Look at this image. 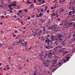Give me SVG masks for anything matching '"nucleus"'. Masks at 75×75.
Returning <instances> with one entry per match:
<instances>
[{"instance_id": "1", "label": "nucleus", "mask_w": 75, "mask_h": 75, "mask_svg": "<svg viewBox=\"0 0 75 75\" xmlns=\"http://www.w3.org/2000/svg\"><path fill=\"white\" fill-rule=\"evenodd\" d=\"M47 40H45V43H46L48 42L47 43V45L45 47V48L46 49H48V50L49 49V48H50V49H51V48H53L52 47L50 46V40L49 39V38H46Z\"/></svg>"}, {"instance_id": "2", "label": "nucleus", "mask_w": 75, "mask_h": 75, "mask_svg": "<svg viewBox=\"0 0 75 75\" xmlns=\"http://www.w3.org/2000/svg\"><path fill=\"white\" fill-rule=\"evenodd\" d=\"M49 55H51V56L53 55H55V53L54 52V51H53L52 50H50V51L48 53Z\"/></svg>"}, {"instance_id": "3", "label": "nucleus", "mask_w": 75, "mask_h": 75, "mask_svg": "<svg viewBox=\"0 0 75 75\" xmlns=\"http://www.w3.org/2000/svg\"><path fill=\"white\" fill-rule=\"evenodd\" d=\"M48 59L47 60L45 61V62H44V64H45V66L46 67H49L48 65H47V64L48 62H50V61L48 60Z\"/></svg>"}, {"instance_id": "4", "label": "nucleus", "mask_w": 75, "mask_h": 75, "mask_svg": "<svg viewBox=\"0 0 75 75\" xmlns=\"http://www.w3.org/2000/svg\"><path fill=\"white\" fill-rule=\"evenodd\" d=\"M55 45L57 46L56 48L58 49V48H62V47L61 46L59 45V44L57 43H55Z\"/></svg>"}, {"instance_id": "5", "label": "nucleus", "mask_w": 75, "mask_h": 75, "mask_svg": "<svg viewBox=\"0 0 75 75\" xmlns=\"http://www.w3.org/2000/svg\"><path fill=\"white\" fill-rule=\"evenodd\" d=\"M58 39H59L61 41H62V38H61L62 36H62V34H61V35H58Z\"/></svg>"}, {"instance_id": "6", "label": "nucleus", "mask_w": 75, "mask_h": 75, "mask_svg": "<svg viewBox=\"0 0 75 75\" xmlns=\"http://www.w3.org/2000/svg\"><path fill=\"white\" fill-rule=\"evenodd\" d=\"M51 40L52 41L55 40L54 39V36L53 35H52L51 36Z\"/></svg>"}, {"instance_id": "7", "label": "nucleus", "mask_w": 75, "mask_h": 75, "mask_svg": "<svg viewBox=\"0 0 75 75\" xmlns=\"http://www.w3.org/2000/svg\"><path fill=\"white\" fill-rule=\"evenodd\" d=\"M57 59L53 60V61L54 63H53L52 65H54V64H56V63L57 62Z\"/></svg>"}, {"instance_id": "8", "label": "nucleus", "mask_w": 75, "mask_h": 75, "mask_svg": "<svg viewBox=\"0 0 75 75\" xmlns=\"http://www.w3.org/2000/svg\"><path fill=\"white\" fill-rule=\"evenodd\" d=\"M58 6H57L56 4L54 5V9H55L56 8H58Z\"/></svg>"}, {"instance_id": "9", "label": "nucleus", "mask_w": 75, "mask_h": 75, "mask_svg": "<svg viewBox=\"0 0 75 75\" xmlns=\"http://www.w3.org/2000/svg\"><path fill=\"white\" fill-rule=\"evenodd\" d=\"M58 64L59 65V66L58 67H59V66H60V67H61L62 65V63H61V62H59Z\"/></svg>"}, {"instance_id": "10", "label": "nucleus", "mask_w": 75, "mask_h": 75, "mask_svg": "<svg viewBox=\"0 0 75 75\" xmlns=\"http://www.w3.org/2000/svg\"><path fill=\"white\" fill-rule=\"evenodd\" d=\"M60 66H58L57 67L56 69H54V70H53V71H56L57 69L59 67H60Z\"/></svg>"}, {"instance_id": "11", "label": "nucleus", "mask_w": 75, "mask_h": 75, "mask_svg": "<svg viewBox=\"0 0 75 75\" xmlns=\"http://www.w3.org/2000/svg\"><path fill=\"white\" fill-rule=\"evenodd\" d=\"M67 61H69V58H70V57H67Z\"/></svg>"}, {"instance_id": "12", "label": "nucleus", "mask_w": 75, "mask_h": 75, "mask_svg": "<svg viewBox=\"0 0 75 75\" xmlns=\"http://www.w3.org/2000/svg\"><path fill=\"white\" fill-rule=\"evenodd\" d=\"M66 43V42H65L64 41H63L62 42V44L63 45H64Z\"/></svg>"}, {"instance_id": "13", "label": "nucleus", "mask_w": 75, "mask_h": 75, "mask_svg": "<svg viewBox=\"0 0 75 75\" xmlns=\"http://www.w3.org/2000/svg\"><path fill=\"white\" fill-rule=\"evenodd\" d=\"M43 15L42 13H40L39 14V16H40V17L42 16Z\"/></svg>"}, {"instance_id": "14", "label": "nucleus", "mask_w": 75, "mask_h": 75, "mask_svg": "<svg viewBox=\"0 0 75 75\" xmlns=\"http://www.w3.org/2000/svg\"><path fill=\"white\" fill-rule=\"evenodd\" d=\"M39 57H42V54L41 53H40L39 54Z\"/></svg>"}, {"instance_id": "15", "label": "nucleus", "mask_w": 75, "mask_h": 75, "mask_svg": "<svg viewBox=\"0 0 75 75\" xmlns=\"http://www.w3.org/2000/svg\"><path fill=\"white\" fill-rule=\"evenodd\" d=\"M68 52H66L63 53V55H64L65 54H67V53H68Z\"/></svg>"}, {"instance_id": "16", "label": "nucleus", "mask_w": 75, "mask_h": 75, "mask_svg": "<svg viewBox=\"0 0 75 75\" xmlns=\"http://www.w3.org/2000/svg\"><path fill=\"white\" fill-rule=\"evenodd\" d=\"M37 33H35L34 34L33 36L35 37V36H36V35H37Z\"/></svg>"}, {"instance_id": "17", "label": "nucleus", "mask_w": 75, "mask_h": 75, "mask_svg": "<svg viewBox=\"0 0 75 75\" xmlns=\"http://www.w3.org/2000/svg\"><path fill=\"white\" fill-rule=\"evenodd\" d=\"M63 60L64 61V62H63V64H64V63L66 62H67V61L65 59H63Z\"/></svg>"}, {"instance_id": "18", "label": "nucleus", "mask_w": 75, "mask_h": 75, "mask_svg": "<svg viewBox=\"0 0 75 75\" xmlns=\"http://www.w3.org/2000/svg\"><path fill=\"white\" fill-rule=\"evenodd\" d=\"M17 15H18L20 16V17H22V16H20V13H18L17 14Z\"/></svg>"}, {"instance_id": "19", "label": "nucleus", "mask_w": 75, "mask_h": 75, "mask_svg": "<svg viewBox=\"0 0 75 75\" xmlns=\"http://www.w3.org/2000/svg\"><path fill=\"white\" fill-rule=\"evenodd\" d=\"M43 29L44 31H45L46 30L45 28V27L43 28Z\"/></svg>"}, {"instance_id": "20", "label": "nucleus", "mask_w": 75, "mask_h": 75, "mask_svg": "<svg viewBox=\"0 0 75 75\" xmlns=\"http://www.w3.org/2000/svg\"><path fill=\"white\" fill-rule=\"evenodd\" d=\"M71 37V35H69L68 37L67 38L69 39V38H70Z\"/></svg>"}, {"instance_id": "21", "label": "nucleus", "mask_w": 75, "mask_h": 75, "mask_svg": "<svg viewBox=\"0 0 75 75\" xmlns=\"http://www.w3.org/2000/svg\"><path fill=\"white\" fill-rule=\"evenodd\" d=\"M40 17V16L39 15H36V18H39V17Z\"/></svg>"}, {"instance_id": "22", "label": "nucleus", "mask_w": 75, "mask_h": 75, "mask_svg": "<svg viewBox=\"0 0 75 75\" xmlns=\"http://www.w3.org/2000/svg\"><path fill=\"white\" fill-rule=\"evenodd\" d=\"M52 27H51L50 28V27H49L47 30H50L52 29Z\"/></svg>"}, {"instance_id": "23", "label": "nucleus", "mask_w": 75, "mask_h": 75, "mask_svg": "<svg viewBox=\"0 0 75 75\" xmlns=\"http://www.w3.org/2000/svg\"><path fill=\"white\" fill-rule=\"evenodd\" d=\"M42 1V4H43L44 3H45V1L43 0V1Z\"/></svg>"}, {"instance_id": "24", "label": "nucleus", "mask_w": 75, "mask_h": 75, "mask_svg": "<svg viewBox=\"0 0 75 75\" xmlns=\"http://www.w3.org/2000/svg\"><path fill=\"white\" fill-rule=\"evenodd\" d=\"M22 40H20L19 41H18V43H19L20 42H22Z\"/></svg>"}, {"instance_id": "25", "label": "nucleus", "mask_w": 75, "mask_h": 75, "mask_svg": "<svg viewBox=\"0 0 75 75\" xmlns=\"http://www.w3.org/2000/svg\"><path fill=\"white\" fill-rule=\"evenodd\" d=\"M64 9L63 8H62V9L61 10H60V12H61V11L64 12Z\"/></svg>"}, {"instance_id": "26", "label": "nucleus", "mask_w": 75, "mask_h": 75, "mask_svg": "<svg viewBox=\"0 0 75 75\" xmlns=\"http://www.w3.org/2000/svg\"><path fill=\"white\" fill-rule=\"evenodd\" d=\"M34 6V5L33 4H31L30 6V7H33Z\"/></svg>"}, {"instance_id": "27", "label": "nucleus", "mask_w": 75, "mask_h": 75, "mask_svg": "<svg viewBox=\"0 0 75 75\" xmlns=\"http://www.w3.org/2000/svg\"><path fill=\"white\" fill-rule=\"evenodd\" d=\"M20 44H22V45H24V43L21 42V43H20Z\"/></svg>"}, {"instance_id": "28", "label": "nucleus", "mask_w": 75, "mask_h": 75, "mask_svg": "<svg viewBox=\"0 0 75 75\" xmlns=\"http://www.w3.org/2000/svg\"><path fill=\"white\" fill-rule=\"evenodd\" d=\"M12 48V47H9V48H8V49H9L10 50H11Z\"/></svg>"}, {"instance_id": "29", "label": "nucleus", "mask_w": 75, "mask_h": 75, "mask_svg": "<svg viewBox=\"0 0 75 75\" xmlns=\"http://www.w3.org/2000/svg\"><path fill=\"white\" fill-rule=\"evenodd\" d=\"M10 8V9L11 10H13V8H12V7H11V8Z\"/></svg>"}, {"instance_id": "30", "label": "nucleus", "mask_w": 75, "mask_h": 75, "mask_svg": "<svg viewBox=\"0 0 75 75\" xmlns=\"http://www.w3.org/2000/svg\"><path fill=\"white\" fill-rule=\"evenodd\" d=\"M11 5L10 4L9 5V6H8V8H10L11 7Z\"/></svg>"}, {"instance_id": "31", "label": "nucleus", "mask_w": 75, "mask_h": 75, "mask_svg": "<svg viewBox=\"0 0 75 75\" xmlns=\"http://www.w3.org/2000/svg\"><path fill=\"white\" fill-rule=\"evenodd\" d=\"M63 51L62 50H60L59 51V52H63Z\"/></svg>"}, {"instance_id": "32", "label": "nucleus", "mask_w": 75, "mask_h": 75, "mask_svg": "<svg viewBox=\"0 0 75 75\" xmlns=\"http://www.w3.org/2000/svg\"><path fill=\"white\" fill-rule=\"evenodd\" d=\"M40 59H42V60L43 61V59L42 58V57H40Z\"/></svg>"}, {"instance_id": "33", "label": "nucleus", "mask_w": 75, "mask_h": 75, "mask_svg": "<svg viewBox=\"0 0 75 75\" xmlns=\"http://www.w3.org/2000/svg\"><path fill=\"white\" fill-rule=\"evenodd\" d=\"M11 4V6H14V4H13L12 3Z\"/></svg>"}, {"instance_id": "34", "label": "nucleus", "mask_w": 75, "mask_h": 75, "mask_svg": "<svg viewBox=\"0 0 75 75\" xmlns=\"http://www.w3.org/2000/svg\"><path fill=\"white\" fill-rule=\"evenodd\" d=\"M47 10V8H45V11H43V12H45Z\"/></svg>"}, {"instance_id": "35", "label": "nucleus", "mask_w": 75, "mask_h": 75, "mask_svg": "<svg viewBox=\"0 0 75 75\" xmlns=\"http://www.w3.org/2000/svg\"><path fill=\"white\" fill-rule=\"evenodd\" d=\"M53 14L54 15V16H55L56 15V14L54 13H53Z\"/></svg>"}, {"instance_id": "36", "label": "nucleus", "mask_w": 75, "mask_h": 75, "mask_svg": "<svg viewBox=\"0 0 75 75\" xmlns=\"http://www.w3.org/2000/svg\"><path fill=\"white\" fill-rule=\"evenodd\" d=\"M9 67H7V70H8L9 69Z\"/></svg>"}, {"instance_id": "37", "label": "nucleus", "mask_w": 75, "mask_h": 75, "mask_svg": "<svg viewBox=\"0 0 75 75\" xmlns=\"http://www.w3.org/2000/svg\"><path fill=\"white\" fill-rule=\"evenodd\" d=\"M25 11L26 12V13L27 12V11L26 9H25Z\"/></svg>"}, {"instance_id": "38", "label": "nucleus", "mask_w": 75, "mask_h": 75, "mask_svg": "<svg viewBox=\"0 0 75 75\" xmlns=\"http://www.w3.org/2000/svg\"><path fill=\"white\" fill-rule=\"evenodd\" d=\"M42 1V0H38V2H41Z\"/></svg>"}, {"instance_id": "39", "label": "nucleus", "mask_w": 75, "mask_h": 75, "mask_svg": "<svg viewBox=\"0 0 75 75\" xmlns=\"http://www.w3.org/2000/svg\"><path fill=\"white\" fill-rule=\"evenodd\" d=\"M51 44H52V43H53V41H52V40H51Z\"/></svg>"}, {"instance_id": "40", "label": "nucleus", "mask_w": 75, "mask_h": 75, "mask_svg": "<svg viewBox=\"0 0 75 75\" xmlns=\"http://www.w3.org/2000/svg\"><path fill=\"white\" fill-rule=\"evenodd\" d=\"M47 38L50 37V36L49 35H47Z\"/></svg>"}, {"instance_id": "41", "label": "nucleus", "mask_w": 75, "mask_h": 75, "mask_svg": "<svg viewBox=\"0 0 75 75\" xmlns=\"http://www.w3.org/2000/svg\"><path fill=\"white\" fill-rule=\"evenodd\" d=\"M43 9H42L41 10V11H40L41 12H43Z\"/></svg>"}, {"instance_id": "42", "label": "nucleus", "mask_w": 75, "mask_h": 75, "mask_svg": "<svg viewBox=\"0 0 75 75\" xmlns=\"http://www.w3.org/2000/svg\"><path fill=\"white\" fill-rule=\"evenodd\" d=\"M54 16L53 14H52L51 15V17H53Z\"/></svg>"}, {"instance_id": "43", "label": "nucleus", "mask_w": 75, "mask_h": 75, "mask_svg": "<svg viewBox=\"0 0 75 75\" xmlns=\"http://www.w3.org/2000/svg\"><path fill=\"white\" fill-rule=\"evenodd\" d=\"M30 16L28 17V19L29 20H30Z\"/></svg>"}, {"instance_id": "44", "label": "nucleus", "mask_w": 75, "mask_h": 75, "mask_svg": "<svg viewBox=\"0 0 75 75\" xmlns=\"http://www.w3.org/2000/svg\"><path fill=\"white\" fill-rule=\"evenodd\" d=\"M14 18H17V17L16 16V15L14 16Z\"/></svg>"}, {"instance_id": "45", "label": "nucleus", "mask_w": 75, "mask_h": 75, "mask_svg": "<svg viewBox=\"0 0 75 75\" xmlns=\"http://www.w3.org/2000/svg\"><path fill=\"white\" fill-rule=\"evenodd\" d=\"M17 6V5L16 4H14V6Z\"/></svg>"}, {"instance_id": "46", "label": "nucleus", "mask_w": 75, "mask_h": 75, "mask_svg": "<svg viewBox=\"0 0 75 75\" xmlns=\"http://www.w3.org/2000/svg\"><path fill=\"white\" fill-rule=\"evenodd\" d=\"M1 18H4V16H1Z\"/></svg>"}, {"instance_id": "47", "label": "nucleus", "mask_w": 75, "mask_h": 75, "mask_svg": "<svg viewBox=\"0 0 75 75\" xmlns=\"http://www.w3.org/2000/svg\"><path fill=\"white\" fill-rule=\"evenodd\" d=\"M13 37H16V35H14V34H13Z\"/></svg>"}, {"instance_id": "48", "label": "nucleus", "mask_w": 75, "mask_h": 75, "mask_svg": "<svg viewBox=\"0 0 75 75\" xmlns=\"http://www.w3.org/2000/svg\"><path fill=\"white\" fill-rule=\"evenodd\" d=\"M69 23V24L70 25H71L72 24V23Z\"/></svg>"}, {"instance_id": "49", "label": "nucleus", "mask_w": 75, "mask_h": 75, "mask_svg": "<svg viewBox=\"0 0 75 75\" xmlns=\"http://www.w3.org/2000/svg\"><path fill=\"white\" fill-rule=\"evenodd\" d=\"M51 8L52 9H53L54 8L53 6L51 7Z\"/></svg>"}, {"instance_id": "50", "label": "nucleus", "mask_w": 75, "mask_h": 75, "mask_svg": "<svg viewBox=\"0 0 75 75\" xmlns=\"http://www.w3.org/2000/svg\"><path fill=\"white\" fill-rule=\"evenodd\" d=\"M47 13H49V10H47Z\"/></svg>"}, {"instance_id": "51", "label": "nucleus", "mask_w": 75, "mask_h": 75, "mask_svg": "<svg viewBox=\"0 0 75 75\" xmlns=\"http://www.w3.org/2000/svg\"><path fill=\"white\" fill-rule=\"evenodd\" d=\"M58 21H60V19L59 18H58L57 19Z\"/></svg>"}, {"instance_id": "52", "label": "nucleus", "mask_w": 75, "mask_h": 75, "mask_svg": "<svg viewBox=\"0 0 75 75\" xmlns=\"http://www.w3.org/2000/svg\"><path fill=\"white\" fill-rule=\"evenodd\" d=\"M36 2V0H35L34 1V3H35Z\"/></svg>"}, {"instance_id": "53", "label": "nucleus", "mask_w": 75, "mask_h": 75, "mask_svg": "<svg viewBox=\"0 0 75 75\" xmlns=\"http://www.w3.org/2000/svg\"><path fill=\"white\" fill-rule=\"evenodd\" d=\"M8 58L9 60H10V58H11L10 57H8Z\"/></svg>"}, {"instance_id": "54", "label": "nucleus", "mask_w": 75, "mask_h": 75, "mask_svg": "<svg viewBox=\"0 0 75 75\" xmlns=\"http://www.w3.org/2000/svg\"><path fill=\"white\" fill-rule=\"evenodd\" d=\"M7 11H11V12H10L11 13L12 12V11H10L9 10H8Z\"/></svg>"}, {"instance_id": "55", "label": "nucleus", "mask_w": 75, "mask_h": 75, "mask_svg": "<svg viewBox=\"0 0 75 75\" xmlns=\"http://www.w3.org/2000/svg\"><path fill=\"white\" fill-rule=\"evenodd\" d=\"M22 11L21 10H20L19 11V12L20 13H21V12Z\"/></svg>"}, {"instance_id": "56", "label": "nucleus", "mask_w": 75, "mask_h": 75, "mask_svg": "<svg viewBox=\"0 0 75 75\" xmlns=\"http://www.w3.org/2000/svg\"><path fill=\"white\" fill-rule=\"evenodd\" d=\"M56 16L57 17H58L59 16L58 15H56Z\"/></svg>"}, {"instance_id": "57", "label": "nucleus", "mask_w": 75, "mask_h": 75, "mask_svg": "<svg viewBox=\"0 0 75 75\" xmlns=\"http://www.w3.org/2000/svg\"><path fill=\"white\" fill-rule=\"evenodd\" d=\"M47 7H48V6H46V7H45V9H47Z\"/></svg>"}, {"instance_id": "58", "label": "nucleus", "mask_w": 75, "mask_h": 75, "mask_svg": "<svg viewBox=\"0 0 75 75\" xmlns=\"http://www.w3.org/2000/svg\"><path fill=\"white\" fill-rule=\"evenodd\" d=\"M3 6H1L0 5V7H2Z\"/></svg>"}, {"instance_id": "59", "label": "nucleus", "mask_w": 75, "mask_h": 75, "mask_svg": "<svg viewBox=\"0 0 75 75\" xmlns=\"http://www.w3.org/2000/svg\"><path fill=\"white\" fill-rule=\"evenodd\" d=\"M21 23L22 24L23 23V22L22 21H21Z\"/></svg>"}, {"instance_id": "60", "label": "nucleus", "mask_w": 75, "mask_h": 75, "mask_svg": "<svg viewBox=\"0 0 75 75\" xmlns=\"http://www.w3.org/2000/svg\"><path fill=\"white\" fill-rule=\"evenodd\" d=\"M17 31H15V33H17Z\"/></svg>"}, {"instance_id": "61", "label": "nucleus", "mask_w": 75, "mask_h": 75, "mask_svg": "<svg viewBox=\"0 0 75 75\" xmlns=\"http://www.w3.org/2000/svg\"><path fill=\"white\" fill-rule=\"evenodd\" d=\"M52 17H51V21H52Z\"/></svg>"}, {"instance_id": "62", "label": "nucleus", "mask_w": 75, "mask_h": 75, "mask_svg": "<svg viewBox=\"0 0 75 75\" xmlns=\"http://www.w3.org/2000/svg\"><path fill=\"white\" fill-rule=\"evenodd\" d=\"M74 41H75V38H74Z\"/></svg>"}, {"instance_id": "63", "label": "nucleus", "mask_w": 75, "mask_h": 75, "mask_svg": "<svg viewBox=\"0 0 75 75\" xmlns=\"http://www.w3.org/2000/svg\"><path fill=\"white\" fill-rule=\"evenodd\" d=\"M0 24L1 25H2V22H1V23H0Z\"/></svg>"}, {"instance_id": "64", "label": "nucleus", "mask_w": 75, "mask_h": 75, "mask_svg": "<svg viewBox=\"0 0 75 75\" xmlns=\"http://www.w3.org/2000/svg\"><path fill=\"white\" fill-rule=\"evenodd\" d=\"M33 75H36V73L34 74Z\"/></svg>"}]
</instances>
